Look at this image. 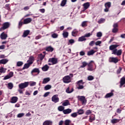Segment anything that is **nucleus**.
I'll list each match as a JSON object with an SVG mask.
<instances>
[{"mask_svg":"<svg viewBox=\"0 0 125 125\" xmlns=\"http://www.w3.org/2000/svg\"><path fill=\"white\" fill-rule=\"evenodd\" d=\"M62 36L63 38L66 39V38H68V36H69V33L67 31H63L62 33Z\"/></svg>","mask_w":125,"mask_h":125,"instance_id":"nucleus-32","label":"nucleus"},{"mask_svg":"<svg viewBox=\"0 0 125 125\" xmlns=\"http://www.w3.org/2000/svg\"><path fill=\"white\" fill-rule=\"evenodd\" d=\"M71 124V121L69 120H66L65 121L64 125H69Z\"/></svg>","mask_w":125,"mask_h":125,"instance_id":"nucleus-49","label":"nucleus"},{"mask_svg":"<svg viewBox=\"0 0 125 125\" xmlns=\"http://www.w3.org/2000/svg\"><path fill=\"white\" fill-rule=\"evenodd\" d=\"M83 6L84 10H86V9H87V8H88V7H89V6H90V4L89 3V2H87L84 3L83 4Z\"/></svg>","mask_w":125,"mask_h":125,"instance_id":"nucleus-20","label":"nucleus"},{"mask_svg":"<svg viewBox=\"0 0 125 125\" xmlns=\"http://www.w3.org/2000/svg\"><path fill=\"white\" fill-rule=\"evenodd\" d=\"M6 72V69L3 68V67H0V73H4Z\"/></svg>","mask_w":125,"mask_h":125,"instance_id":"nucleus-37","label":"nucleus"},{"mask_svg":"<svg viewBox=\"0 0 125 125\" xmlns=\"http://www.w3.org/2000/svg\"><path fill=\"white\" fill-rule=\"evenodd\" d=\"M79 33V31L77 29H74L72 32V37H77L78 35V33Z\"/></svg>","mask_w":125,"mask_h":125,"instance_id":"nucleus-19","label":"nucleus"},{"mask_svg":"<svg viewBox=\"0 0 125 125\" xmlns=\"http://www.w3.org/2000/svg\"><path fill=\"white\" fill-rule=\"evenodd\" d=\"M67 2V0H62L61 4V6H65L66 3Z\"/></svg>","mask_w":125,"mask_h":125,"instance_id":"nucleus-45","label":"nucleus"},{"mask_svg":"<svg viewBox=\"0 0 125 125\" xmlns=\"http://www.w3.org/2000/svg\"><path fill=\"white\" fill-rule=\"evenodd\" d=\"M24 116H25V113H19L17 115V118H22V117H24Z\"/></svg>","mask_w":125,"mask_h":125,"instance_id":"nucleus-44","label":"nucleus"},{"mask_svg":"<svg viewBox=\"0 0 125 125\" xmlns=\"http://www.w3.org/2000/svg\"><path fill=\"white\" fill-rule=\"evenodd\" d=\"M109 62L118 63V62H119V60L117 58L110 57L109 59Z\"/></svg>","mask_w":125,"mask_h":125,"instance_id":"nucleus-10","label":"nucleus"},{"mask_svg":"<svg viewBox=\"0 0 125 125\" xmlns=\"http://www.w3.org/2000/svg\"><path fill=\"white\" fill-rule=\"evenodd\" d=\"M52 101L54 103H57L59 102V98H58V95H55L52 97Z\"/></svg>","mask_w":125,"mask_h":125,"instance_id":"nucleus-9","label":"nucleus"},{"mask_svg":"<svg viewBox=\"0 0 125 125\" xmlns=\"http://www.w3.org/2000/svg\"><path fill=\"white\" fill-rule=\"evenodd\" d=\"M50 88H51V86L50 85H46L44 87L45 90H48L49 89H50Z\"/></svg>","mask_w":125,"mask_h":125,"instance_id":"nucleus-43","label":"nucleus"},{"mask_svg":"<svg viewBox=\"0 0 125 125\" xmlns=\"http://www.w3.org/2000/svg\"><path fill=\"white\" fill-rule=\"evenodd\" d=\"M113 95L114 93H113L112 92H110L106 94L104 97L105 98H109L110 97H111V96H113Z\"/></svg>","mask_w":125,"mask_h":125,"instance_id":"nucleus-30","label":"nucleus"},{"mask_svg":"<svg viewBox=\"0 0 125 125\" xmlns=\"http://www.w3.org/2000/svg\"><path fill=\"white\" fill-rule=\"evenodd\" d=\"M78 116V113L77 112H74L71 114V117L72 118H76Z\"/></svg>","mask_w":125,"mask_h":125,"instance_id":"nucleus-50","label":"nucleus"},{"mask_svg":"<svg viewBox=\"0 0 125 125\" xmlns=\"http://www.w3.org/2000/svg\"><path fill=\"white\" fill-rule=\"evenodd\" d=\"M94 116H90L89 122L90 123H92L93 121H95V115H93Z\"/></svg>","mask_w":125,"mask_h":125,"instance_id":"nucleus-35","label":"nucleus"},{"mask_svg":"<svg viewBox=\"0 0 125 125\" xmlns=\"http://www.w3.org/2000/svg\"><path fill=\"white\" fill-rule=\"evenodd\" d=\"M117 113L118 114H121L122 113V109L121 108H118L116 110Z\"/></svg>","mask_w":125,"mask_h":125,"instance_id":"nucleus-63","label":"nucleus"},{"mask_svg":"<svg viewBox=\"0 0 125 125\" xmlns=\"http://www.w3.org/2000/svg\"><path fill=\"white\" fill-rule=\"evenodd\" d=\"M113 33H117L118 32V28L114 27L112 29Z\"/></svg>","mask_w":125,"mask_h":125,"instance_id":"nucleus-61","label":"nucleus"},{"mask_svg":"<svg viewBox=\"0 0 125 125\" xmlns=\"http://www.w3.org/2000/svg\"><path fill=\"white\" fill-rule=\"evenodd\" d=\"M28 85H29V82H24L19 84V88H21V89H23V88H26V87H27Z\"/></svg>","mask_w":125,"mask_h":125,"instance_id":"nucleus-6","label":"nucleus"},{"mask_svg":"<svg viewBox=\"0 0 125 125\" xmlns=\"http://www.w3.org/2000/svg\"><path fill=\"white\" fill-rule=\"evenodd\" d=\"M124 84H125V77H123L121 79L120 87H122V86H123L124 85Z\"/></svg>","mask_w":125,"mask_h":125,"instance_id":"nucleus-18","label":"nucleus"},{"mask_svg":"<svg viewBox=\"0 0 125 125\" xmlns=\"http://www.w3.org/2000/svg\"><path fill=\"white\" fill-rule=\"evenodd\" d=\"M39 11H40V12H41V13H44V12H45V9L42 8V9H40L39 10Z\"/></svg>","mask_w":125,"mask_h":125,"instance_id":"nucleus-64","label":"nucleus"},{"mask_svg":"<svg viewBox=\"0 0 125 125\" xmlns=\"http://www.w3.org/2000/svg\"><path fill=\"white\" fill-rule=\"evenodd\" d=\"M87 79L88 81H92L94 80V77L91 75H90L87 77Z\"/></svg>","mask_w":125,"mask_h":125,"instance_id":"nucleus-53","label":"nucleus"},{"mask_svg":"<svg viewBox=\"0 0 125 125\" xmlns=\"http://www.w3.org/2000/svg\"><path fill=\"white\" fill-rule=\"evenodd\" d=\"M13 77V72H10L8 75H7L4 77L3 78L4 80H8V79H10V78H12Z\"/></svg>","mask_w":125,"mask_h":125,"instance_id":"nucleus-11","label":"nucleus"},{"mask_svg":"<svg viewBox=\"0 0 125 125\" xmlns=\"http://www.w3.org/2000/svg\"><path fill=\"white\" fill-rule=\"evenodd\" d=\"M83 83H83V80H80L79 81L77 82V88L78 89H83V88L84 87L83 86Z\"/></svg>","mask_w":125,"mask_h":125,"instance_id":"nucleus-4","label":"nucleus"},{"mask_svg":"<svg viewBox=\"0 0 125 125\" xmlns=\"http://www.w3.org/2000/svg\"><path fill=\"white\" fill-rule=\"evenodd\" d=\"M97 38H101L102 37V32H99L97 33Z\"/></svg>","mask_w":125,"mask_h":125,"instance_id":"nucleus-52","label":"nucleus"},{"mask_svg":"<svg viewBox=\"0 0 125 125\" xmlns=\"http://www.w3.org/2000/svg\"><path fill=\"white\" fill-rule=\"evenodd\" d=\"M77 113L79 115H83V113H84V111L83 109H79V110H78V111Z\"/></svg>","mask_w":125,"mask_h":125,"instance_id":"nucleus-46","label":"nucleus"},{"mask_svg":"<svg viewBox=\"0 0 125 125\" xmlns=\"http://www.w3.org/2000/svg\"><path fill=\"white\" fill-rule=\"evenodd\" d=\"M0 38L2 40H6L7 38V34H5L4 32H2L0 35Z\"/></svg>","mask_w":125,"mask_h":125,"instance_id":"nucleus-16","label":"nucleus"},{"mask_svg":"<svg viewBox=\"0 0 125 125\" xmlns=\"http://www.w3.org/2000/svg\"><path fill=\"white\" fill-rule=\"evenodd\" d=\"M58 110L60 111V112H63V111H64V107L62 106H60L58 107Z\"/></svg>","mask_w":125,"mask_h":125,"instance_id":"nucleus-47","label":"nucleus"},{"mask_svg":"<svg viewBox=\"0 0 125 125\" xmlns=\"http://www.w3.org/2000/svg\"><path fill=\"white\" fill-rule=\"evenodd\" d=\"M51 37L53 38V39H57V38H58V34L56 33H53L51 35Z\"/></svg>","mask_w":125,"mask_h":125,"instance_id":"nucleus-42","label":"nucleus"},{"mask_svg":"<svg viewBox=\"0 0 125 125\" xmlns=\"http://www.w3.org/2000/svg\"><path fill=\"white\" fill-rule=\"evenodd\" d=\"M23 24H24V21L23 22V21H22V19L19 22L18 28H19V29H21V27H22V26H23Z\"/></svg>","mask_w":125,"mask_h":125,"instance_id":"nucleus-29","label":"nucleus"},{"mask_svg":"<svg viewBox=\"0 0 125 125\" xmlns=\"http://www.w3.org/2000/svg\"><path fill=\"white\" fill-rule=\"evenodd\" d=\"M78 98L82 102V104H85V103H86V99H85V97L83 96H78Z\"/></svg>","mask_w":125,"mask_h":125,"instance_id":"nucleus-8","label":"nucleus"},{"mask_svg":"<svg viewBox=\"0 0 125 125\" xmlns=\"http://www.w3.org/2000/svg\"><path fill=\"white\" fill-rule=\"evenodd\" d=\"M86 23H87V21H84L82 22L81 24L82 27H83V28L86 27V26H87V24Z\"/></svg>","mask_w":125,"mask_h":125,"instance_id":"nucleus-38","label":"nucleus"},{"mask_svg":"<svg viewBox=\"0 0 125 125\" xmlns=\"http://www.w3.org/2000/svg\"><path fill=\"white\" fill-rule=\"evenodd\" d=\"M24 24H29V23H31L32 22V19L31 18H28L26 19H25L23 20Z\"/></svg>","mask_w":125,"mask_h":125,"instance_id":"nucleus-13","label":"nucleus"},{"mask_svg":"<svg viewBox=\"0 0 125 125\" xmlns=\"http://www.w3.org/2000/svg\"><path fill=\"white\" fill-rule=\"evenodd\" d=\"M48 62L49 63H52V65H55V64H57L58 61L57 58H52L49 59Z\"/></svg>","mask_w":125,"mask_h":125,"instance_id":"nucleus-7","label":"nucleus"},{"mask_svg":"<svg viewBox=\"0 0 125 125\" xmlns=\"http://www.w3.org/2000/svg\"><path fill=\"white\" fill-rule=\"evenodd\" d=\"M68 42L70 43V44H73V43H75V40L74 39H70L69 40Z\"/></svg>","mask_w":125,"mask_h":125,"instance_id":"nucleus-55","label":"nucleus"},{"mask_svg":"<svg viewBox=\"0 0 125 125\" xmlns=\"http://www.w3.org/2000/svg\"><path fill=\"white\" fill-rule=\"evenodd\" d=\"M29 34H30V31L29 30H25V31H24V32L23 33L22 37L23 38H26V37H27V36H28V35H29Z\"/></svg>","mask_w":125,"mask_h":125,"instance_id":"nucleus-27","label":"nucleus"},{"mask_svg":"<svg viewBox=\"0 0 125 125\" xmlns=\"http://www.w3.org/2000/svg\"><path fill=\"white\" fill-rule=\"evenodd\" d=\"M120 121H121V120L120 119H113L112 120H111V123L112 124H117V123H119V122H120Z\"/></svg>","mask_w":125,"mask_h":125,"instance_id":"nucleus-34","label":"nucleus"},{"mask_svg":"<svg viewBox=\"0 0 125 125\" xmlns=\"http://www.w3.org/2000/svg\"><path fill=\"white\" fill-rule=\"evenodd\" d=\"M101 43H102V42H101V41H97L95 42V45H100V44H101Z\"/></svg>","mask_w":125,"mask_h":125,"instance_id":"nucleus-58","label":"nucleus"},{"mask_svg":"<svg viewBox=\"0 0 125 125\" xmlns=\"http://www.w3.org/2000/svg\"><path fill=\"white\" fill-rule=\"evenodd\" d=\"M50 81V78H46L43 79L42 83L43 84H45V83H47L48 82Z\"/></svg>","mask_w":125,"mask_h":125,"instance_id":"nucleus-25","label":"nucleus"},{"mask_svg":"<svg viewBox=\"0 0 125 125\" xmlns=\"http://www.w3.org/2000/svg\"><path fill=\"white\" fill-rule=\"evenodd\" d=\"M48 69H49V66H48L47 64H45L42 67V70L43 72H46V71H48Z\"/></svg>","mask_w":125,"mask_h":125,"instance_id":"nucleus-24","label":"nucleus"},{"mask_svg":"<svg viewBox=\"0 0 125 125\" xmlns=\"http://www.w3.org/2000/svg\"><path fill=\"white\" fill-rule=\"evenodd\" d=\"M33 73H38V74H39L40 73V69L39 68H34L31 71V75H32V76Z\"/></svg>","mask_w":125,"mask_h":125,"instance_id":"nucleus-28","label":"nucleus"},{"mask_svg":"<svg viewBox=\"0 0 125 125\" xmlns=\"http://www.w3.org/2000/svg\"><path fill=\"white\" fill-rule=\"evenodd\" d=\"M104 22H105V19L104 18H101L98 21L99 24H102V23H104Z\"/></svg>","mask_w":125,"mask_h":125,"instance_id":"nucleus-40","label":"nucleus"},{"mask_svg":"<svg viewBox=\"0 0 125 125\" xmlns=\"http://www.w3.org/2000/svg\"><path fill=\"white\" fill-rule=\"evenodd\" d=\"M22 65H23V62H18L17 63V66H18V67H20L22 66Z\"/></svg>","mask_w":125,"mask_h":125,"instance_id":"nucleus-51","label":"nucleus"},{"mask_svg":"<svg viewBox=\"0 0 125 125\" xmlns=\"http://www.w3.org/2000/svg\"><path fill=\"white\" fill-rule=\"evenodd\" d=\"M73 74H70L69 76L67 75L65 76L63 78V83H71V78H73Z\"/></svg>","mask_w":125,"mask_h":125,"instance_id":"nucleus-3","label":"nucleus"},{"mask_svg":"<svg viewBox=\"0 0 125 125\" xmlns=\"http://www.w3.org/2000/svg\"><path fill=\"white\" fill-rule=\"evenodd\" d=\"M8 62V60L6 59H3L0 60V64H3L4 65L6 64Z\"/></svg>","mask_w":125,"mask_h":125,"instance_id":"nucleus-23","label":"nucleus"},{"mask_svg":"<svg viewBox=\"0 0 125 125\" xmlns=\"http://www.w3.org/2000/svg\"><path fill=\"white\" fill-rule=\"evenodd\" d=\"M94 42H95L93 41L90 42L89 43V45H90V46H93V45H94Z\"/></svg>","mask_w":125,"mask_h":125,"instance_id":"nucleus-60","label":"nucleus"},{"mask_svg":"<svg viewBox=\"0 0 125 125\" xmlns=\"http://www.w3.org/2000/svg\"><path fill=\"white\" fill-rule=\"evenodd\" d=\"M91 113H92L91 110H86V112H85V115H89V114H91Z\"/></svg>","mask_w":125,"mask_h":125,"instance_id":"nucleus-56","label":"nucleus"},{"mask_svg":"<svg viewBox=\"0 0 125 125\" xmlns=\"http://www.w3.org/2000/svg\"><path fill=\"white\" fill-rule=\"evenodd\" d=\"M45 57V55H43L42 54H40L38 55V61H40L41 63H42V61L43 60L44 57Z\"/></svg>","mask_w":125,"mask_h":125,"instance_id":"nucleus-12","label":"nucleus"},{"mask_svg":"<svg viewBox=\"0 0 125 125\" xmlns=\"http://www.w3.org/2000/svg\"><path fill=\"white\" fill-rule=\"evenodd\" d=\"M62 106H68L70 105V103L68 100H65L62 104Z\"/></svg>","mask_w":125,"mask_h":125,"instance_id":"nucleus-33","label":"nucleus"},{"mask_svg":"<svg viewBox=\"0 0 125 125\" xmlns=\"http://www.w3.org/2000/svg\"><path fill=\"white\" fill-rule=\"evenodd\" d=\"M7 87L8 89H12L13 88V83H8Z\"/></svg>","mask_w":125,"mask_h":125,"instance_id":"nucleus-36","label":"nucleus"},{"mask_svg":"<svg viewBox=\"0 0 125 125\" xmlns=\"http://www.w3.org/2000/svg\"><path fill=\"white\" fill-rule=\"evenodd\" d=\"M96 51H97V50L92 49L90 51H88L87 55H88V56H90V55H93V54H95Z\"/></svg>","mask_w":125,"mask_h":125,"instance_id":"nucleus-22","label":"nucleus"},{"mask_svg":"<svg viewBox=\"0 0 125 125\" xmlns=\"http://www.w3.org/2000/svg\"><path fill=\"white\" fill-rule=\"evenodd\" d=\"M46 50L47 51H50V52H52V51H53V48L51 46H49L46 48Z\"/></svg>","mask_w":125,"mask_h":125,"instance_id":"nucleus-39","label":"nucleus"},{"mask_svg":"<svg viewBox=\"0 0 125 125\" xmlns=\"http://www.w3.org/2000/svg\"><path fill=\"white\" fill-rule=\"evenodd\" d=\"M73 91H74V88L70 87H68L65 90L66 93H72Z\"/></svg>","mask_w":125,"mask_h":125,"instance_id":"nucleus-17","label":"nucleus"},{"mask_svg":"<svg viewBox=\"0 0 125 125\" xmlns=\"http://www.w3.org/2000/svg\"><path fill=\"white\" fill-rule=\"evenodd\" d=\"M30 65L27 63H25L24 65V66H23V69H28V68H29V67H30Z\"/></svg>","mask_w":125,"mask_h":125,"instance_id":"nucleus-48","label":"nucleus"},{"mask_svg":"<svg viewBox=\"0 0 125 125\" xmlns=\"http://www.w3.org/2000/svg\"><path fill=\"white\" fill-rule=\"evenodd\" d=\"M84 41H86V38L84 36L79 37L78 39V42H84Z\"/></svg>","mask_w":125,"mask_h":125,"instance_id":"nucleus-26","label":"nucleus"},{"mask_svg":"<svg viewBox=\"0 0 125 125\" xmlns=\"http://www.w3.org/2000/svg\"><path fill=\"white\" fill-rule=\"evenodd\" d=\"M9 26H10V23H9V22H4V23H3V27H1L0 28V31H3L4 30H6V29L9 28Z\"/></svg>","mask_w":125,"mask_h":125,"instance_id":"nucleus-5","label":"nucleus"},{"mask_svg":"<svg viewBox=\"0 0 125 125\" xmlns=\"http://www.w3.org/2000/svg\"><path fill=\"white\" fill-rule=\"evenodd\" d=\"M82 65L80 66V68H84L85 66L88 65V63L85 62H83L82 63Z\"/></svg>","mask_w":125,"mask_h":125,"instance_id":"nucleus-31","label":"nucleus"},{"mask_svg":"<svg viewBox=\"0 0 125 125\" xmlns=\"http://www.w3.org/2000/svg\"><path fill=\"white\" fill-rule=\"evenodd\" d=\"M41 38H42V35H39L35 37V40H40V39H41Z\"/></svg>","mask_w":125,"mask_h":125,"instance_id":"nucleus-62","label":"nucleus"},{"mask_svg":"<svg viewBox=\"0 0 125 125\" xmlns=\"http://www.w3.org/2000/svg\"><path fill=\"white\" fill-rule=\"evenodd\" d=\"M50 94V92H46L44 95H43V97H47L48 95Z\"/></svg>","mask_w":125,"mask_h":125,"instance_id":"nucleus-59","label":"nucleus"},{"mask_svg":"<svg viewBox=\"0 0 125 125\" xmlns=\"http://www.w3.org/2000/svg\"><path fill=\"white\" fill-rule=\"evenodd\" d=\"M17 101H18V98L17 97H12L11 103H16Z\"/></svg>","mask_w":125,"mask_h":125,"instance_id":"nucleus-21","label":"nucleus"},{"mask_svg":"<svg viewBox=\"0 0 125 125\" xmlns=\"http://www.w3.org/2000/svg\"><path fill=\"white\" fill-rule=\"evenodd\" d=\"M52 121L50 120H46L43 123L42 125H52Z\"/></svg>","mask_w":125,"mask_h":125,"instance_id":"nucleus-15","label":"nucleus"},{"mask_svg":"<svg viewBox=\"0 0 125 125\" xmlns=\"http://www.w3.org/2000/svg\"><path fill=\"white\" fill-rule=\"evenodd\" d=\"M92 35V33H88L87 34H86L84 35V36L85 37V38H89V37H90V36Z\"/></svg>","mask_w":125,"mask_h":125,"instance_id":"nucleus-54","label":"nucleus"},{"mask_svg":"<svg viewBox=\"0 0 125 125\" xmlns=\"http://www.w3.org/2000/svg\"><path fill=\"white\" fill-rule=\"evenodd\" d=\"M29 60L31 61L32 62H34V61H35V58L33 56H31L29 58Z\"/></svg>","mask_w":125,"mask_h":125,"instance_id":"nucleus-57","label":"nucleus"},{"mask_svg":"<svg viewBox=\"0 0 125 125\" xmlns=\"http://www.w3.org/2000/svg\"><path fill=\"white\" fill-rule=\"evenodd\" d=\"M105 7H107V8H110L111 7V2H107L104 4Z\"/></svg>","mask_w":125,"mask_h":125,"instance_id":"nucleus-41","label":"nucleus"},{"mask_svg":"<svg viewBox=\"0 0 125 125\" xmlns=\"http://www.w3.org/2000/svg\"><path fill=\"white\" fill-rule=\"evenodd\" d=\"M63 113L64 115H68V114H70V113H72V109L70 108L64 109L63 111Z\"/></svg>","mask_w":125,"mask_h":125,"instance_id":"nucleus-14","label":"nucleus"},{"mask_svg":"<svg viewBox=\"0 0 125 125\" xmlns=\"http://www.w3.org/2000/svg\"><path fill=\"white\" fill-rule=\"evenodd\" d=\"M118 46H120V45L118 44H112L109 46V50H111L112 51V54L117 55V56H120V55H122V53L123 52L122 49H117V47Z\"/></svg>","mask_w":125,"mask_h":125,"instance_id":"nucleus-1","label":"nucleus"},{"mask_svg":"<svg viewBox=\"0 0 125 125\" xmlns=\"http://www.w3.org/2000/svg\"><path fill=\"white\" fill-rule=\"evenodd\" d=\"M94 63V62L93 61H91L89 63H88L87 68V70L88 71H90V72H92L96 69V65H95V66H93V64Z\"/></svg>","mask_w":125,"mask_h":125,"instance_id":"nucleus-2","label":"nucleus"}]
</instances>
